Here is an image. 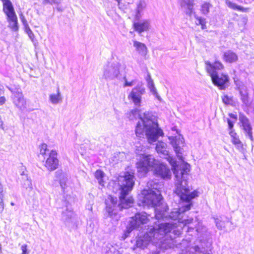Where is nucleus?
I'll return each instance as SVG.
<instances>
[{
  "instance_id": "a878e982",
  "label": "nucleus",
  "mask_w": 254,
  "mask_h": 254,
  "mask_svg": "<svg viewBox=\"0 0 254 254\" xmlns=\"http://www.w3.org/2000/svg\"><path fill=\"white\" fill-rule=\"evenodd\" d=\"M67 181V179L66 178H64L60 181V185L64 194H66L71 191V188L66 184Z\"/></svg>"
},
{
  "instance_id": "bb28decb",
  "label": "nucleus",
  "mask_w": 254,
  "mask_h": 254,
  "mask_svg": "<svg viewBox=\"0 0 254 254\" xmlns=\"http://www.w3.org/2000/svg\"><path fill=\"white\" fill-rule=\"evenodd\" d=\"M22 180L23 181L22 184L23 187L26 190H31L33 189L31 180L27 176L23 177Z\"/></svg>"
},
{
  "instance_id": "f8f14e48",
  "label": "nucleus",
  "mask_w": 254,
  "mask_h": 254,
  "mask_svg": "<svg viewBox=\"0 0 254 254\" xmlns=\"http://www.w3.org/2000/svg\"><path fill=\"white\" fill-rule=\"evenodd\" d=\"M209 75L211 76L213 83L219 87L220 89H225L228 86L229 77L227 75L214 74L210 68Z\"/></svg>"
},
{
  "instance_id": "dca6fc26",
  "label": "nucleus",
  "mask_w": 254,
  "mask_h": 254,
  "mask_svg": "<svg viewBox=\"0 0 254 254\" xmlns=\"http://www.w3.org/2000/svg\"><path fill=\"white\" fill-rule=\"evenodd\" d=\"M117 203V198L116 197H114L111 195H109L108 198L106 200V210L108 212L109 216H111L113 214L116 213L115 212H114V211Z\"/></svg>"
},
{
  "instance_id": "603ef678",
  "label": "nucleus",
  "mask_w": 254,
  "mask_h": 254,
  "mask_svg": "<svg viewBox=\"0 0 254 254\" xmlns=\"http://www.w3.org/2000/svg\"><path fill=\"white\" fill-rule=\"evenodd\" d=\"M137 147V148L136 149V153L137 154H139V153H140V152H139V150H139V148H141V149H140V151H142V149H143V147H142V146H140V147Z\"/></svg>"
},
{
  "instance_id": "423d86ee",
  "label": "nucleus",
  "mask_w": 254,
  "mask_h": 254,
  "mask_svg": "<svg viewBox=\"0 0 254 254\" xmlns=\"http://www.w3.org/2000/svg\"><path fill=\"white\" fill-rule=\"evenodd\" d=\"M147 187L148 189H144L139 194V200L143 205L152 207L159 205L162 200L160 190L161 185L151 181L147 183Z\"/></svg>"
},
{
  "instance_id": "9d476101",
  "label": "nucleus",
  "mask_w": 254,
  "mask_h": 254,
  "mask_svg": "<svg viewBox=\"0 0 254 254\" xmlns=\"http://www.w3.org/2000/svg\"><path fill=\"white\" fill-rule=\"evenodd\" d=\"M168 138L178 158L183 161V149L182 146L184 143V139L183 136L179 134L176 136H169Z\"/></svg>"
},
{
  "instance_id": "2eb2a0df",
  "label": "nucleus",
  "mask_w": 254,
  "mask_h": 254,
  "mask_svg": "<svg viewBox=\"0 0 254 254\" xmlns=\"http://www.w3.org/2000/svg\"><path fill=\"white\" fill-rule=\"evenodd\" d=\"M239 120L242 124L243 129L251 140H253L252 135V128L248 118L245 116L240 114Z\"/></svg>"
},
{
  "instance_id": "aec40b11",
  "label": "nucleus",
  "mask_w": 254,
  "mask_h": 254,
  "mask_svg": "<svg viewBox=\"0 0 254 254\" xmlns=\"http://www.w3.org/2000/svg\"><path fill=\"white\" fill-rule=\"evenodd\" d=\"M223 60L226 62L232 63L236 62L238 59V56L232 51H227L224 53Z\"/></svg>"
},
{
  "instance_id": "a19ab883",
  "label": "nucleus",
  "mask_w": 254,
  "mask_h": 254,
  "mask_svg": "<svg viewBox=\"0 0 254 254\" xmlns=\"http://www.w3.org/2000/svg\"><path fill=\"white\" fill-rule=\"evenodd\" d=\"M3 87L2 86L0 85V105L4 104L5 101V97L1 96V95L3 94Z\"/></svg>"
},
{
  "instance_id": "2f4dec72",
  "label": "nucleus",
  "mask_w": 254,
  "mask_h": 254,
  "mask_svg": "<svg viewBox=\"0 0 254 254\" xmlns=\"http://www.w3.org/2000/svg\"><path fill=\"white\" fill-rule=\"evenodd\" d=\"M193 0H183L182 5L191 10L192 8Z\"/></svg>"
},
{
  "instance_id": "f704fd0d",
  "label": "nucleus",
  "mask_w": 254,
  "mask_h": 254,
  "mask_svg": "<svg viewBox=\"0 0 254 254\" xmlns=\"http://www.w3.org/2000/svg\"><path fill=\"white\" fill-rule=\"evenodd\" d=\"M222 100L224 104L227 105H234V101L231 97L228 95H224L222 97Z\"/></svg>"
},
{
  "instance_id": "ea45409f",
  "label": "nucleus",
  "mask_w": 254,
  "mask_h": 254,
  "mask_svg": "<svg viewBox=\"0 0 254 254\" xmlns=\"http://www.w3.org/2000/svg\"><path fill=\"white\" fill-rule=\"evenodd\" d=\"M150 92L152 93V94L159 100V101H161V98L160 97V96L158 95L157 92V90L155 87V86L154 87H152L150 88H149Z\"/></svg>"
},
{
  "instance_id": "f257e3e1",
  "label": "nucleus",
  "mask_w": 254,
  "mask_h": 254,
  "mask_svg": "<svg viewBox=\"0 0 254 254\" xmlns=\"http://www.w3.org/2000/svg\"><path fill=\"white\" fill-rule=\"evenodd\" d=\"M191 205V202L182 201L181 207L179 210L172 211L170 215V217L174 219L175 222L161 223L157 226L154 227L148 233L137 238L136 242V247L144 249L150 242L157 244L158 240H160L165 236L168 237V235L173 243V239L175 238L176 236L181 234L183 227L191 224L193 220L192 218H189L183 215L184 212L190 209Z\"/></svg>"
},
{
  "instance_id": "c9c22d12",
  "label": "nucleus",
  "mask_w": 254,
  "mask_h": 254,
  "mask_svg": "<svg viewBox=\"0 0 254 254\" xmlns=\"http://www.w3.org/2000/svg\"><path fill=\"white\" fill-rule=\"evenodd\" d=\"M196 19L197 20V21L196 22V24L201 25V28L202 29L206 28V21L205 18L200 17H196Z\"/></svg>"
},
{
  "instance_id": "f3484780",
  "label": "nucleus",
  "mask_w": 254,
  "mask_h": 254,
  "mask_svg": "<svg viewBox=\"0 0 254 254\" xmlns=\"http://www.w3.org/2000/svg\"><path fill=\"white\" fill-rule=\"evenodd\" d=\"M135 31L140 33L147 31L150 27V21L147 20H142L134 23Z\"/></svg>"
},
{
  "instance_id": "b1692460",
  "label": "nucleus",
  "mask_w": 254,
  "mask_h": 254,
  "mask_svg": "<svg viewBox=\"0 0 254 254\" xmlns=\"http://www.w3.org/2000/svg\"><path fill=\"white\" fill-rule=\"evenodd\" d=\"M49 100L53 104H58L63 100V97L58 88L57 90V94H52L49 96Z\"/></svg>"
},
{
  "instance_id": "a18cd8bd",
  "label": "nucleus",
  "mask_w": 254,
  "mask_h": 254,
  "mask_svg": "<svg viewBox=\"0 0 254 254\" xmlns=\"http://www.w3.org/2000/svg\"><path fill=\"white\" fill-rule=\"evenodd\" d=\"M22 24L23 25V26H24V30L30 28V27H29V25L28 24V22H27V21L26 20V19L24 21H22Z\"/></svg>"
},
{
  "instance_id": "58836bf2",
  "label": "nucleus",
  "mask_w": 254,
  "mask_h": 254,
  "mask_svg": "<svg viewBox=\"0 0 254 254\" xmlns=\"http://www.w3.org/2000/svg\"><path fill=\"white\" fill-rule=\"evenodd\" d=\"M3 188L2 185L0 183V205L1 206V210L0 211H2L3 209Z\"/></svg>"
},
{
  "instance_id": "5fc2aeb1",
  "label": "nucleus",
  "mask_w": 254,
  "mask_h": 254,
  "mask_svg": "<svg viewBox=\"0 0 254 254\" xmlns=\"http://www.w3.org/2000/svg\"><path fill=\"white\" fill-rule=\"evenodd\" d=\"M194 228L191 227H189L188 228V231L190 232L191 230H193Z\"/></svg>"
},
{
  "instance_id": "20e7f679",
  "label": "nucleus",
  "mask_w": 254,
  "mask_h": 254,
  "mask_svg": "<svg viewBox=\"0 0 254 254\" xmlns=\"http://www.w3.org/2000/svg\"><path fill=\"white\" fill-rule=\"evenodd\" d=\"M134 173L127 171L123 175L119 176L115 181L109 184V187L113 188V191L118 193L123 206L122 207L129 206L133 203V199L130 198L126 200V196L132 190L134 184Z\"/></svg>"
},
{
  "instance_id": "c85d7f7f",
  "label": "nucleus",
  "mask_w": 254,
  "mask_h": 254,
  "mask_svg": "<svg viewBox=\"0 0 254 254\" xmlns=\"http://www.w3.org/2000/svg\"><path fill=\"white\" fill-rule=\"evenodd\" d=\"M73 216V211L69 209L68 208H66L65 210L63 211L62 213V218L65 221H67L71 219Z\"/></svg>"
},
{
  "instance_id": "6e6d98bb",
  "label": "nucleus",
  "mask_w": 254,
  "mask_h": 254,
  "mask_svg": "<svg viewBox=\"0 0 254 254\" xmlns=\"http://www.w3.org/2000/svg\"><path fill=\"white\" fill-rule=\"evenodd\" d=\"M2 253V246L1 244L0 243V254Z\"/></svg>"
},
{
  "instance_id": "09e8293b",
  "label": "nucleus",
  "mask_w": 254,
  "mask_h": 254,
  "mask_svg": "<svg viewBox=\"0 0 254 254\" xmlns=\"http://www.w3.org/2000/svg\"><path fill=\"white\" fill-rule=\"evenodd\" d=\"M19 17H20V19L21 21V22L24 21L25 20H26V18L24 16V15H23V14L22 13H20L19 14Z\"/></svg>"
},
{
  "instance_id": "ddd939ff",
  "label": "nucleus",
  "mask_w": 254,
  "mask_h": 254,
  "mask_svg": "<svg viewBox=\"0 0 254 254\" xmlns=\"http://www.w3.org/2000/svg\"><path fill=\"white\" fill-rule=\"evenodd\" d=\"M44 159V166L48 170L53 171L58 168L59 160L57 158V153L55 150H52L50 151L48 156Z\"/></svg>"
},
{
  "instance_id": "5701e85b",
  "label": "nucleus",
  "mask_w": 254,
  "mask_h": 254,
  "mask_svg": "<svg viewBox=\"0 0 254 254\" xmlns=\"http://www.w3.org/2000/svg\"><path fill=\"white\" fill-rule=\"evenodd\" d=\"M135 17L139 19L141 16V13L145 9L146 4L145 0H138L136 3Z\"/></svg>"
},
{
  "instance_id": "e433bc0d",
  "label": "nucleus",
  "mask_w": 254,
  "mask_h": 254,
  "mask_svg": "<svg viewBox=\"0 0 254 254\" xmlns=\"http://www.w3.org/2000/svg\"><path fill=\"white\" fill-rule=\"evenodd\" d=\"M232 141L238 149L242 148L243 145L238 136L232 138Z\"/></svg>"
},
{
  "instance_id": "cd10ccee",
  "label": "nucleus",
  "mask_w": 254,
  "mask_h": 254,
  "mask_svg": "<svg viewBox=\"0 0 254 254\" xmlns=\"http://www.w3.org/2000/svg\"><path fill=\"white\" fill-rule=\"evenodd\" d=\"M162 207L164 209L167 208V206L165 204L162 205ZM166 211V209L164 211H161L159 208H156L155 209V217L157 219H160L164 218L165 216V212Z\"/></svg>"
},
{
  "instance_id": "473e14b6",
  "label": "nucleus",
  "mask_w": 254,
  "mask_h": 254,
  "mask_svg": "<svg viewBox=\"0 0 254 254\" xmlns=\"http://www.w3.org/2000/svg\"><path fill=\"white\" fill-rule=\"evenodd\" d=\"M225 3L226 5L231 9L239 10H241L242 9V7L240 6L237 5L236 3H233L229 0H226Z\"/></svg>"
},
{
  "instance_id": "39448f33",
  "label": "nucleus",
  "mask_w": 254,
  "mask_h": 254,
  "mask_svg": "<svg viewBox=\"0 0 254 254\" xmlns=\"http://www.w3.org/2000/svg\"><path fill=\"white\" fill-rule=\"evenodd\" d=\"M136 165L139 172L145 174L152 170L155 175L162 178H171V172L167 166L155 160L151 155L141 154Z\"/></svg>"
},
{
  "instance_id": "7ed1b4c3",
  "label": "nucleus",
  "mask_w": 254,
  "mask_h": 254,
  "mask_svg": "<svg viewBox=\"0 0 254 254\" xmlns=\"http://www.w3.org/2000/svg\"><path fill=\"white\" fill-rule=\"evenodd\" d=\"M138 109H133L127 113V117L130 121L139 118L135 133L137 137H143L144 135L149 143L155 142L159 136L163 135L161 129L158 127L155 117L149 112H145L142 114H139Z\"/></svg>"
},
{
  "instance_id": "8fccbe9b",
  "label": "nucleus",
  "mask_w": 254,
  "mask_h": 254,
  "mask_svg": "<svg viewBox=\"0 0 254 254\" xmlns=\"http://www.w3.org/2000/svg\"><path fill=\"white\" fill-rule=\"evenodd\" d=\"M0 128H1L2 129H4V127L3 126V122H2L0 117Z\"/></svg>"
},
{
  "instance_id": "f03ea898",
  "label": "nucleus",
  "mask_w": 254,
  "mask_h": 254,
  "mask_svg": "<svg viewBox=\"0 0 254 254\" xmlns=\"http://www.w3.org/2000/svg\"><path fill=\"white\" fill-rule=\"evenodd\" d=\"M156 150L158 153L165 157L172 166L176 178L174 192L181 200L183 202H191L192 199L198 196V192L196 190L190 192L186 180L190 170V165L183 161L179 166L176 160L169 155L167 145L164 142L158 141L156 144Z\"/></svg>"
},
{
  "instance_id": "6e6552de",
  "label": "nucleus",
  "mask_w": 254,
  "mask_h": 254,
  "mask_svg": "<svg viewBox=\"0 0 254 254\" xmlns=\"http://www.w3.org/2000/svg\"><path fill=\"white\" fill-rule=\"evenodd\" d=\"M119 63H112L105 64L103 68V77L105 79L113 80L120 74Z\"/></svg>"
},
{
  "instance_id": "49530a36",
  "label": "nucleus",
  "mask_w": 254,
  "mask_h": 254,
  "mask_svg": "<svg viewBox=\"0 0 254 254\" xmlns=\"http://www.w3.org/2000/svg\"><path fill=\"white\" fill-rule=\"evenodd\" d=\"M147 84L149 88L154 86L153 81L150 78L148 80Z\"/></svg>"
},
{
  "instance_id": "de8ad7c7",
  "label": "nucleus",
  "mask_w": 254,
  "mask_h": 254,
  "mask_svg": "<svg viewBox=\"0 0 254 254\" xmlns=\"http://www.w3.org/2000/svg\"><path fill=\"white\" fill-rule=\"evenodd\" d=\"M229 133L232 138L237 136L236 133L234 132L232 129H231Z\"/></svg>"
},
{
  "instance_id": "c03bdc74",
  "label": "nucleus",
  "mask_w": 254,
  "mask_h": 254,
  "mask_svg": "<svg viewBox=\"0 0 254 254\" xmlns=\"http://www.w3.org/2000/svg\"><path fill=\"white\" fill-rule=\"evenodd\" d=\"M227 122L229 125V128H230V130L232 129L233 127L234 123L235 122H234V121H232L229 119H227Z\"/></svg>"
},
{
  "instance_id": "72a5a7b5",
  "label": "nucleus",
  "mask_w": 254,
  "mask_h": 254,
  "mask_svg": "<svg viewBox=\"0 0 254 254\" xmlns=\"http://www.w3.org/2000/svg\"><path fill=\"white\" fill-rule=\"evenodd\" d=\"M211 4L208 2H204L201 5V11L203 14H207L209 12V9L211 7Z\"/></svg>"
},
{
  "instance_id": "a211bd4d",
  "label": "nucleus",
  "mask_w": 254,
  "mask_h": 254,
  "mask_svg": "<svg viewBox=\"0 0 254 254\" xmlns=\"http://www.w3.org/2000/svg\"><path fill=\"white\" fill-rule=\"evenodd\" d=\"M206 66L205 68L207 71V72L209 74V71L208 69L211 68L212 70V72H213L214 74H218L217 72L216 71V70H220L223 68L224 66L222 64L219 62V61H216L213 64H211L210 62L209 61H205V62Z\"/></svg>"
},
{
  "instance_id": "393cba45",
  "label": "nucleus",
  "mask_w": 254,
  "mask_h": 254,
  "mask_svg": "<svg viewBox=\"0 0 254 254\" xmlns=\"http://www.w3.org/2000/svg\"><path fill=\"white\" fill-rule=\"evenodd\" d=\"M95 177L98 180L99 185L104 187L105 184L104 181L105 173L101 170H97L95 173Z\"/></svg>"
},
{
  "instance_id": "4c0bfd02",
  "label": "nucleus",
  "mask_w": 254,
  "mask_h": 254,
  "mask_svg": "<svg viewBox=\"0 0 254 254\" xmlns=\"http://www.w3.org/2000/svg\"><path fill=\"white\" fill-rule=\"evenodd\" d=\"M25 32L28 35L29 38L30 39L31 41L34 43V45H35V42L36 39L35 37L34 34L32 32V31L31 30L30 28H28L26 30H25Z\"/></svg>"
},
{
  "instance_id": "864d4df0",
  "label": "nucleus",
  "mask_w": 254,
  "mask_h": 254,
  "mask_svg": "<svg viewBox=\"0 0 254 254\" xmlns=\"http://www.w3.org/2000/svg\"><path fill=\"white\" fill-rule=\"evenodd\" d=\"M187 241L186 240H183L182 243L179 244V245L181 246L183 245L185 246L186 244Z\"/></svg>"
},
{
  "instance_id": "1a4fd4ad",
  "label": "nucleus",
  "mask_w": 254,
  "mask_h": 254,
  "mask_svg": "<svg viewBox=\"0 0 254 254\" xmlns=\"http://www.w3.org/2000/svg\"><path fill=\"white\" fill-rule=\"evenodd\" d=\"M149 221L147 215L145 212L137 213L131 217L129 221V227L128 232L129 233L134 229H138L141 227L142 225L146 224Z\"/></svg>"
},
{
  "instance_id": "9b49d317",
  "label": "nucleus",
  "mask_w": 254,
  "mask_h": 254,
  "mask_svg": "<svg viewBox=\"0 0 254 254\" xmlns=\"http://www.w3.org/2000/svg\"><path fill=\"white\" fill-rule=\"evenodd\" d=\"M145 92V88L143 87L137 86L132 89L128 95V99L136 106L140 107L142 102V96Z\"/></svg>"
},
{
  "instance_id": "4d7b16f0",
  "label": "nucleus",
  "mask_w": 254,
  "mask_h": 254,
  "mask_svg": "<svg viewBox=\"0 0 254 254\" xmlns=\"http://www.w3.org/2000/svg\"><path fill=\"white\" fill-rule=\"evenodd\" d=\"M10 204H11L12 206H13V205H14V202H11L10 203Z\"/></svg>"
},
{
  "instance_id": "7c9ffc66",
  "label": "nucleus",
  "mask_w": 254,
  "mask_h": 254,
  "mask_svg": "<svg viewBox=\"0 0 254 254\" xmlns=\"http://www.w3.org/2000/svg\"><path fill=\"white\" fill-rule=\"evenodd\" d=\"M197 224L195 226V231L198 233H202L206 231V228L202 224L201 222L196 220Z\"/></svg>"
},
{
  "instance_id": "6ab92c4d",
  "label": "nucleus",
  "mask_w": 254,
  "mask_h": 254,
  "mask_svg": "<svg viewBox=\"0 0 254 254\" xmlns=\"http://www.w3.org/2000/svg\"><path fill=\"white\" fill-rule=\"evenodd\" d=\"M133 47L136 51L141 56H145L147 54V48L145 45L136 40L133 41Z\"/></svg>"
},
{
  "instance_id": "c756f323",
  "label": "nucleus",
  "mask_w": 254,
  "mask_h": 254,
  "mask_svg": "<svg viewBox=\"0 0 254 254\" xmlns=\"http://www.w3.org/2000/svg\"><path fill=\"white\" fill-rule=\"evenodd\" d=\"M47 147V145L45 143L42 144L40 146V154L42 155L44 158H46L49 153Z\"/></svg>"
},
{
  "instance_id": "79ce46f5",
  "label": "nucleus",
  "mask_w": 254,
  "mask_h": 254,
  "mask_svg": "<svg viewBox=\"0 0 254 254\" xmlns=\"http://www.w3.org/2000/svg\"><path fill=\"white\" fill-rule=\"evenodd\" d=\"M124 80L125 81L124 87H126V86L130 87V86H133L135 83V82L133 80H132L130 82L127 81V80L126 77L124 78Z\"/></svg>"
},
{
  "instance_id": "37998d69",
  "label": "nucleus",
  "mask_w": 254,
  "mask_h": 254,
  "mask_svg": "<svg viewBox=\"0 0 254 254\" xmlns=\"http://www.w3.org/2000/svg\"><path fill=\"white\" fill-rule=\"evenodd\" d=\"M21 250L22 252V254H29V252L27 250V245H23L21 247Z\"/></svg>"
},
{
  "instance_id": "4be33fe9",
  "label": "nucleus",
  "mask_w": 254,
  "mask_h": 254,
  "mask_svg": "<svg viewBox=\"0 0 254 254\" xmlns=\"http://www.w3.org/2000/svg\"><path fill=\"white\" fill-rule=\"evenodd\" d=\"M214 221L216 227L219 230H222L225 228L226 223L229 222V220L227 217L223 216H219L214 217Z\"/></svg>"
},
{
  "instance_id": "0eeeda50",
  "label": "nucleus",
  "mask_w": 254,
  "mask_h": 254,
  "mask_svg": "<svg viewBox=\"0 0 254 254\" xmlns=\"http://www.w3.org/2000/svg\"><path fill=\"white\" fill-rule=\"evenodd\" d=\"M3 4V11L6 16L8 27L14 31L18 30V19L14 7L10 0H1Z\"/></svg>"
},
{
  "instance_id": "4468645a",
  "label": "nucleus",
  "mask_w": 254,
  "mask_h": 254,
  "mask_svg": "<svg viewBox=\"0 0 254 254\" xmlns=\"http://www.w3.org/2000/svg\"><path fill=\"white\" fill-rule=\"evenodd\" d=\"M14 95L13 103L21 110H25L27 107V102L21 92L17 91L13 93Z\"/></svg>"
},
{
  "instance_id": "13d9d810",
  "label": "nucleus",
  "mask_w": 254,
  "mask_h": 254,
  "mask_svg": "<svg viewBox=\"0 0 254 254\" xmlns=\"http://www.w3.org/2000/svg\"><path fill=\"white\" fill-rule=\"evenodd\" d=\"M117 1L119 2L120 0H116Z\"/></svg>"
},
{
  "instance_id": "412c9836",
  "label": "nucleus",
  "mask_w": 254,
  "mask_h": 254,
  "mask_svg": "<svg viewBox=\"0 0 254 254\" xmlns=\"http://www.w3.org/2000/svg\"><path fill=\"white\" fill-rule=\"evenodd\" d=\"M237 86L239 90L242 102L244 104H247L248 103V96L246 86L243 84H237Z\"/></svg>"
},
{
  "instance_id": "3c124183",
  "label": "nucleus",
  "mask_w": 254,
  "mask_h": 254,
  "mask_svg": "<svg viewBox=\"0 0 254 254\" xmlns=\"http://www.w3.org/2000/svg\"><path fill=\"white\" fill-rule=\"evenodd\" d=\"M230 116L231 117V118H232V119H234V122H235L236 121V120H237V116L236 115L231 114L230 115Z\"/></svg>"
}]
</instances>
